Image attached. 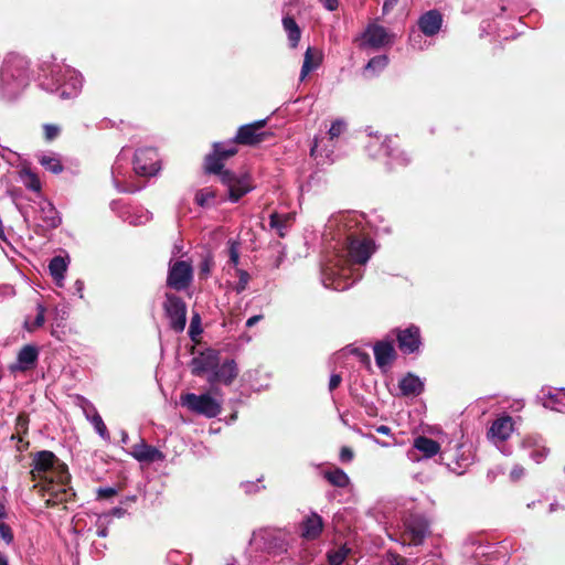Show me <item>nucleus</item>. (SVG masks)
Listing matches in <instances>:
<instances>
[{"label": "nucleus", "mask_w": 565, "mask_h": 565, "mask_svg": "<svg viewBox=\"0 0 565 565\" xmlns=\"http://www.w3.org/2000/svg\"><path fill=\"white\" fill-rule=\"evenodd\" d=\"M363 216L356 213H339L326 223L322 236L334 242L335 253L322 266L321 280L326 288L343 291L362 278L356 265H365L375 252L374 242L361 234Z\"/></svg>", "instance_id": "1"}, {"label": "nucleus", "mask_w": 565, "mask_h": 565, "mask_svg": "<svg viewBox=\"0 0 565 565\" xmlns=\"http://www.w3.org/2000/svg\"><path fill=\"white\" fill-rule=\"evenodd\" d=\"M66 465L52 451H38V492L47 507L66 502L74 495Z\"/></svg>", "instance_id": "2"}, {"label": "nucleus", "mask_w": 565, "mask_h": 565, "mask_svg": "<svg viewBox=\"0 0 565 565\" xmlns=\"http://www.w3.org/2000/svg\"><path fill=\"white\" fill-rule=\"evenodd\" d=\"M83 82L82 74L67 65L43 62L38 66V86L49 93H58L62 99L78 96Z\"/></svg>", "instance_id": "3"}, {"label": "nucleus", "mask_w": 565, "mask_h": 565, "mask_svg": "<svg viewBox=\"0 0 565 565\" xmlns=\"http://www.w3.org/2000/svg\"><path fill=\"white\" fill-rule=\"evenodd\" d=\"M31 62L17 52H10L3 60L0 72L2 94L9 98H15L30 83Z\"/></svg>", "instance_id": "4"}, {"label": "nucleus", "mask_w": 565, "mask_h": 565, "mask_svg": "<svg viewBox=\"0 0 565 565\" xmlns=\"http://www.w3.org/2000/svg\"><path fill=\"white\" fill-rule=\"evenodd\" d=\"M366 150L374 158L387 157L388 161L386 164L391 168L396 166L405 167L411 161L409 156L399 149L396 139L392 137H385L384 140H381L379 136H375L366 145Z\"/></svg>", "instance_id": "5"}, {"label": "nucleus", "mask_w": 565, "mask_h": 565, "mask_svg": "<svg viewBox=\"0 0 565 565\" xmlns=\"http://www.w3.org/2000/svg\"><path fill=\"white\" fill-rule=\"evenodd\" d=\"M180 402L189 411L207 418H214L222 412L221 402L213 398L210 394L196 395L194 393H186L181 396Z\"/></svg>", "instance_id": "6"}, {"label": "nucleus", "mask_w": 565, "mask_h": 565, "mask_svg": "<svg viewBox=\"0 0 565 565\" xmlns=\"http://www.w3.org/2000/svg\"><path fill=\"white\" fill-rule=\"evenodd\" d=\"M221 182L227 188V200L232 203L238 202L255 188L250 174L246 172L236 174L226 170L222 173Z\"/></svg>", "instance_id": "7"}, {"label": "nucleus", "mask_w": 565, "mask_h": 565, "mask_svg": "<svg viewBox=\"0 0 565 565\" xmlns=\"http://www.w3.org/2000/svg\"><path fill=\"white\" fill-rule=\"evenodd\" d=\"M403 540L408 545H422L429 534V522L423 514L411 513L403 522Z\"/></svg>", "instance_id": "8"}, {"label": "nucleus", "mask_w": 565, "mask_h": 565, "mask_svg": "<svg viewBox=\"0 0 565 565\" xmlns=\"http://www.w3.org/2000/svg\"><path fill=\"white\" fill-rule=\"evenodd\" d=\"M162 308L169 326L174 332H182L186 324V305L183 299L175 294L166 292Z\"/></svg>", "instance_id": "9"}, {"label": "nucleus", "mask_w": 565, "mask_h": 565, "mask_svg": "<svg viewBox=\"0 0 565 565\" xmlns=\"http://www.w3.org/2000/svg\"><path fill=\"white\" fill-rule=\"evenodd\" d=\"M237 148L233 142H214L213 151L205 157L204 168L210 174H217L220 179L224 169V160L236 154Z\"/></svg>", "instance_id": "10"}, {"label": "nucleus", "mask_w": 565, "mask_h": 565, "mask_svg": "<svg viewBox=\"0 0 565 565\" xmlns=\"http://www.w3.org/2000/svg\"><path fill=\"white\" fill-rule=\"evenodd\" d=\"M355 42H359L361 50H379L391 43V36L384 26L377 23H369L363 33L355 39Z\"/></svg>", "instance_id": "11"}, {"label": "nucleus", "mask_w": 565, "mask_h": 565, "mask_svg": "<svg viewBox=\"0 0 565 565\" xmlns=\"http://www.w3.org/2000/svg\"><path fill=\"white\" fill-rule=\"evenodd\" d=\"M193 279V268L189 262L177 260L169 264L167 286L177 290H185Z\"/></svg>", "instance_id": "12"}, {"label": "nucleus", "mask_w": 565, "mask_h": 565, "mask_svg": "<svg viewBox=\"0 0 565 565\" xmlns=\"http://www.w3.org/2000/svg\"><path fill=\"white\" fill-rule=\"evenodd\" d=\"M134 170L136 174L142 177L156 175L160 170L159 156L154 148L145 147L135 152Z\"/></svg>", "instance_id": "13"}, {"label": "nucleus", "mask_w": 565, "mask_h": 565, "mask_svg": "<svg viewBox=\"0 0 565 565\" xmlns=\"http://www.w3.org/2000/svg\"><path fill=\"white\" fill-rule=\"evenodd\" d=\"M267 119L256 120L250 124L243 125L238 128L235 137L227 142H233L244 146H255L263 142L266 139L267 134L262 131L266 126Z\"/></svg>", "instance_id": "14"}, {"label": "nucleus", "mask_w": 565, "mask_h": 565, "mask_svg": "<svg viewBox=\"0 0 565 565\" xmlns=\"http://www.w3.org/2000/svg\"><path fill=\"white\" fill-rule=\"evenodd\" d=\"M249 544L257 545L258 548L274 554H280L287 551L285 540L279 533L270 530L255 531L249 540Z\"/></svg>", "instance_id": "15"}, {"label": "nucleus", "mask_w": 565, "mask_h": 565, "mask_svg": "<svg viewBox=\"0 0 565 565\" xmlns=\"http://www.w3.org/2000/svg\"><path fill=\"white\" fill-rule=\"evenodd\" d=\"M536 401L546 409L565 413V387L543 386L536 395Z\"/></svg>", "instance_id": "16"}, {"label": "nucleus", "mask_w": 565, "mask_h": 565, "mask_svg": "<svg viewBox=\"0 0 565 565\" xmlns=\"http://www.w3.org/2000/svg\"><path fill=\"white\" fill-rule=\"evenodd\" d=\"M396 339L398 349L404 354L417 353L422 347L420 330L414 324L405 329H397Z\"/></svg>", "instance_id": "17"}, {"label": "nucleus", "mask_w": 565, "mask_h": 565, "mask_svg": "<svg viewBox=\"0 0 565 565\" xmlns=\"http://www.w3.org/2000/svg\"><path fill=\"white\" fill-rule=\"evenodd\" d=\"M220 363L218 352L207 349L191 360V372L195 376H202L205 373L209 375L217 369Z\"/></svg>", "instance_id": "18"}, {"label": "nucleus", "mask_w": 565, "mask_h": 565, "mask_svg": "<svg viewBox=\"0 0 565 565\" xmlns=\"http://www.w3.org/2000/svg\"><path fill=\"white\" fill-rule=\"evenodd\" d=\"M40 190L41 185L38 181V221H42V224H38V226L55 228L60 225L61 217L54 205L40 195Z\"/></svg>", "instance_id": "19"}, {"label": "nucleus", "mask_w": 565, "mask_h": 565, "mask_svg": "<svg viewBox=\"0 0 565 565\" xmlns=\"http://www.w3.org/2000/svg\"><path fill=\"white\" fill-rule=\"evenodd\" d=\"M70 317V306L60 303L53 308L50 313L51 318V335L63 341L67 330V319Z\"/></svg>", "instance_id": "20"}, {"label": "nucleus", "mask_w": 565, "mask_h": 565, "mask_svg": "<svg viewBox=\"0 0 565 565\" xmlns=\"http://www.w3.org/2000/svg\"><path fill=\"white\" fill-rule=\"evenodd\" d=\"M444 24V17L437 9H431L419 15L417 20L418 30L428 38L437 35Z\"/></svg>", "instance_id": "21"}, {"label": "nucleus", "mask_w": 565, "mask_h": 565, "mask_svg": "<svg viewBox=\"0 0 565 565\" xmlns=\"http://www.w3.org/2000/svg\"><path fill=\"white\" fill-rule=\"evenodd\" d=\"M237 373L238 371L235 361L226 360L222 364L218 363L217 369L207 376V381L211 385H214L215 383H224L228 385L237 376Z\"/></svg>", "instance_id": "22"}, {"label": "nucleus", "mask_w": 565, "mask_h": 565, "mask_svg": "<svg viewBox=\"0 0 565 565\" xmlns=\"http://www.w3.org/2000/svg\"><path fill=\"white\" fill-rule=\"evenodd\" d=\"M414 450L408 451V458L413 461L418 460L417 454L422 452L424 458H431L440 451V445L426 436H418L414 439Z\"/></svg>", "instance_id": "23"}, {"label": "nucleus", "mask_w": 565, "mask_h": 565, "mask_svg": "<svg viewBox=\"0 0 565 565\" xmlns=\"http://www.w3.org/2000/svg\"><path fill=\"white\" fill-rule=\"evenodd\" d=\"M121 160H122V153H120L117 157V159L111 168V179H113L114 186L116 188V190L118 192H121V193H135V192L140 191L143 186H137L131 182L126 183L121 180V177L125 175V173L122 171Z\"/></svg>", "instance_id": "24"}, {"label": "nucleus", "mask_w": 565, "mask_h": 565, "mask_svg": "<svg viewBox=\"0 0 565 565\" xmlns=\"http://www.w3.org/2000/svg\"><path fill=\"white\" fill-rule=\"evenodd\" d=\"M130 455L140 462L163 460V454L156 447L147 445L143 440L132 447Z\"/></svg>", "instance_id": "25"}, {"label": "nucleus", "mask_w": 565, "mask_h": 565, "mask_svg": "<svg viewBox=\"0 0 565 565\" xmlns=\"http://www.w3.org/2000/svg\"><path fill=\"white\" fill-rule=\"evenodd\" d=\"M425 384L423 380L408 372L398 382V388L403 396H418L424 392Z\"/></svg>", "instance_id": "26"}, {"label": "nucleus", "mask_w": 565, "mask_h": 565, "mask_svg": "<svg viewBox=\"0 0 565 565\" xmlns=\"http://www.w3.org/2000/svg\"><path fill=\"white\" fill-rule=\"evenodd\" d=\"M523 447L529 449V457L536 463H541L547 457L550 450L543 444L541 437L529 436L523 440Z\"/></svg>", "instance_id": "27"}, {"label": "nucleus", "mask_w": 565, "mask_h": 565, "mask_svg": "<svg viewBox=\"0 0 565 565\" xmlns=\"http://www.w3.org/2000/svg\"><path fill=\"white\" fill-rule=\"evenodd\" d=\"M70 264V257L54 256L49 263V273L57 287L64 286L65 273Z\"/></svg>", "instance_id": "28"}, {"label": "nucleus", "mask_w": 565, "mask_h": 565, "mask_svg": "<svg viewBox=\"0 0 565 565\" xmlns=\"http://www.w3.org/2000/svg\"><path fill=\"white\" fill-rule=\"evenodd\" d=\"M35 362V345H25L18 354L17 361L9 366L11 373L24 372Z\"/></svg>", "instance_id": "29"}, {"label": "nucleus", "mask_w": 565, "mask_h": 565, "mask_svg": "<svg viewBox=\"0 0 565 565\" xmlns=\"http://www.w3.org/2000/svg\"><path fill=\"white\" fill-rule=\"evenodd\" d=\"M322 527L321 516L317 513H311L300 524L301 536L307 540H315L322 532Z\"/></svg>", "instance_id": "30"}, {"label": "nucleus", "mask_w": 565, "mask_h": 565, "mask_svg": "<svg viewBox=\"0 0 565 565\" xmlns=\"http://www.w3.org/2000/svg\"><path fill=\"white\" fill-rule=\"evenodd\" d=\"M512 430H513L512 418L510 416H505V417L498 418L492 423L488 435L492 439H497L499 441H504L510 437Z\"/></svg>", "instance_id": "31"}, {"label": "nucleus", "mask_w": 565, "mask_h": 565, "mask_svg": "<svg viewBox=\"0 0 565 565\" xmlns=\"http://www.w3.org/2000/svg\"><path fill=\"white\" fill-rule=\"evenodd\" d=\"M373 351H374L375 362L379 367H384V366L390 365L396 356L395 349H394L393 344L388 341L377 342L374 345Z\"/></svg>", "instance_id": "32"}, {"label": "nucleus", "mask_w": 565, "mask_h": 565, "mask_svg": "<svg viewBox=\"0 0 565 565\" xmlns=\"http://www.w3.org/2000/svg\"><path fill=\"white\" fill-rule=\"evenodd\" d=\"M443 459L456 460L458 468H466L471 463L470 450L465 445H457L456 449H445L440 454Z\"/></svg>", "instance_id": "33"}, {"label": "nucleus", "mask_w": 565, "mask_h": 565, "mask_svg": "<svg viewBox=\"0 0 565 565\" xmlns=\"http://www.w3.org/2000/svg\"><path fill=\"white\" fill-rule=\"evenodd\" d=\"M39 163L49 172L60 174L64 171L61 154L49 151L38 157Z\"/></svg>", "instance_id": "34"}, {"label": "nucleus", "mask_w": 565, "mask_h": 565, "mask_svg": "<svg viewBox=\"0 0 565 565\" xmlns=\"http://www.w3.org/2000/svg\"><path fill=\"white\" fill-rule=\"evenodd\" d=\"M282 26L287 33L289 45L296 47L301 36V31L296 20L290 15H286L282 18Z\"/></svg>", "instance_id": "35"}, {"label": "nucleus", "mask_w": 565, "mask_h": 565, "mask_svg": "<svg viewBox=\"0 0 565 565\" xmlns=\"http://www.w3.org/2000/svg\"><path fill=\"white\" fill-rule=\"evenodd\" d=\"M487 545L477 544L475 542L466 543L463 546V556L470 558L477 564H482V557L487 555Z\"/></svg>", "instance_id": "36"}, {"label": "nucleus", "mask_w": 565, "mask_h": 565, "mask_svg": "<svg viewBox=\"0 0 565 565\" xmlns=\"http://www.w3.org/2000/svg\"><path fill=\"white\" fill-rule=\"evenodd\" d=\"M388 64L387 55H376L372 57L366 65L364 66V74H370L371 76L379 75Z\"/></svg>", "instance_id": "37"}, {"label": "nucleus", "mask_w": 565, "mask_h": 565, "mask_svg": "<svg viewBox=\"0 0 565 565\" xmlns=\"http://www.w3.org/2000/svg\"><path fill=\"white\" fill-rule=\"evenodd\" d=\"M324 477L334 487L345 488L350 483L349 476L340 468L327 471Z\"/></svg>", "instance_id": "38"}, {"label": "nucleus", "mask_w": 565, "mask_h": 565, "mask_svg": "<svg viewBox=\"0 0 565 565\" xmlns=\"http://www.w3.org/2000/svg\"><path fill=\"white\" fill-rule=\"evenodd\" d=\"M215 191L211 188H204L196 192L195 203L201 207H211L214 205Z\"/></svg>", "instance_id": "39"}, {"label": "nucleus", "mask_w": 565, "mask_h": 565, "mask_svg": "<svg viewBox=\"0 0 565 565\" xmlns=\"http://www.w3.org/2000/svg\"><path fill=\"white\" fill-rule=\"evenodd\" d=\"M88 422L93 425L96 434L103 440H105V441H109L110 440L109 431H108V429H107V427H106V425H105V423H104V420H103V418H102V416L99 414L93 415V417L89 418Z\"/></svg>", "instance_id": "40"}, {"label": "nucleus", "mask_w": 565, "mask_h": 565, "mask_svg": "<svg viewBox=\"0 0 565 565\" xmlns=\"http://www.w3.org/2000/svg\"><path fill=\"white\" fill-rule=\"evenodd\" d=\"M269 226L275 230L279 237L284 238L288 231L289 226L280 221L279 213L274 212L269 215Z\"/></svg>", "instance_id": "41"}, {"label": "nucleus", "mask_w": 565, "mask_h": 565, "mask_svg": "<svg viewBox=\"0 0 565 565\" xmlns=\"http://www.w3.org/2000/svg\"><path fill=\"white\" fill-rule=\"evenodd\" d=\"M318 65V62H312V49L308 47L305 53L303 63L300 72V78L303 79L311 71L316 70Z\"/></svg>", "instance_id": "42"}, {"label": "nucleus", "mask_w": 565, "mask_h": 565, "mask_svg": "<svg viewBox=\"0 0 565 565\" xmlns=\"http://www.w3.org/2000/svg\"><path fill=\"white\" fill-rule=\"evenodd\" d=\"M19 181L28 189L35 191V173L32 172L30 167H23L19 171Z\"/></svg>", "instance_id": "43"}, {"label": "nucleus", "mask_w": 565, "mask_h": 565, "mask_svg": "<svg viewBox=\"0 0 565 565\" xmlns=\"http://www.w3.org/2000/svg\"><path fill=\"white\" fill-rule=\"evenodd\" d=\"M347 130V122L339 118L332 121L329 130H328V137L330 140H334L339 138L344 131Z\"/></svg>", "instance_id": "44"}, {"label": "nucleus", "mask_w": 565, "mask_h": 565, "mask_svg": "<svg viewBox=\"0 0 565 565\" xmlns=\"http://www.w3.org/2000/svg\"><path fill=\"white\" fill-rule=\"evenodd\" d=\"M26 424H28L26 417L23 415H19L17 418L18 435H21L22 433H24L26 430ZM28 446H29V443L24 444L22 437L19 436L18 444H17L18 450L22 451V450L26 449Z\"/></svg>", "instance_id": "45"}, {"label": "nucleus", "mask_w": 565, "mask_h": 565, "mask_svg": "<svg viewBox=\"0 0 565 565\" xmlns=\"http://www.w3.org/2000/svg\"><path fill=\"white\" fill-rule=\"evenodd\" d=\"M61 134V127L55 124H44L43 125V137L46 142H52L55 140Z\"/></svg>", "instance_id": "46"}, {"label": "nucleus", "mask_w": 565, "mask_h": 565, "mask_svg": "<svg viewBox=\"0 0 565 565\" xmlns=\"http://www.w3.org/2000/svg\"><path fill=\"white\" fill-rule=\"evenodd\" d=\"M349 550L341 547L338 551L330 552L328 559L330 565H342L348 556Z\"/></svg>", "instance_id": "47"}, {"label": "nucleus", "mask_w": 565, "mask_h": 565, "mask_svg": "<svg viewBox=\"0 0 565 565\" xmlns=\"http://www.w3.org/2000/svg\"><path fill=\"white\" fill-rule=\"evenodd\" d=\"M78 399H79L78 405L83 409L84 416L87 420H89V418H92L93 415L99 414L90 401H88L87 398H85L83 396L79 397Z\"/></svg>", "instance_id": "48"}, {"label": "nucleus", "mask_w": 565, "mask_h": 565, "mask_svg": "<svg viewBox=\"0 0 565 565\" xmlns=\"http://www.w3.org/2000/svg\"><path fill=\"white\" fill-rule=\"evenodd\" d=\"M109 524H110L109 515H99L96 521V526H97L96 534L99 537H106L108 535Z\"/></svg>", "instance_id": "49"}, {"label": "nucleus", "mask_w": 565, "mask_h": 565, "mask_svg": "<svg viewBox=\"0 0 565 565\" xmlns=\"http://www.w3.org/2000/svg\"><path fill=\"white\" fill-rule=\"evenodd\" d=\"M228 255H230V263L233 266H237L239 262V244L236 241L230 239L228 241Z\"/></svg>", "instance_id": "50"}, {"label": "nucleus", "mask_w": 565, "mask_h": 565, "mask_svg": "<svg viewBox=\"0 0 565 565\" xmlns=\"http://www.w3.org/2000/svg\"><path fill=\"white\" fill-rule=\"evenodd\" d=\"M237 276H238V281L235 286V290L237 294H241L247 288L250 277H249V274L244 269H237Z\"/></svg>", "instance_id": "51"}, {"label": "nucleus", "mask_w": 565, "mask_h": 565, "mask_svg": "<svg viewBox=\"0 0 565 565\" xmlns=\"http://www.w3.org/2000/svg\"><path fill=\"white\" fill-rule=\"evenodd\" d=\"M263 480V477L258 478L256 481H244L241 483V488L247 494L257 493L260 489H264L265 486H258V482Z\"/></svg>", "instance_id": "52"}, {"label": "nucleus", "mask_w": 565, "mask_h": 565, "mask_svg": "<svg viewBox=\"0 0 565 565\" xmlns=\"http://www.w3.org/2000/svg\"><path fill=\"white\" fill-rule=\"evenodd\" d=\"M372 226L376 228V231L390 232V227L386 225H382L384 223V217L379 215L377 213H373L370 215V220L367 221Z\"/></svg>", "instance_id": "53"}, {"label": "nucleus", "mask_w": 565, "mask_h": 565, "mask_svg": "<svg viewBox=\"0 0 565 565\" xmlns=\"http://www.w3.org/2000/svg\"><path fill=\"white\" fill-rule=\"evenodd\" d=\"M200 323H201L200 316L198 313H195L191 319L190 329H189V335L191 339H195V337L202 332Z\"/></svg>", "instance_id": "54"}, {"label": "nucleus", "mask_w": 565, "mask_h": 565, "mask_svg": "<svg viewBox=\"0 0 565 565\" xmlns=\"http://www.w3.org/2000/svg\"><path fill=\"white\" fill-rule=\"evenodd\" d=\"M0 536L7 544H10L13 540L10 526L2 522H0Z\"/></svg>", "instance_id": "55"}, {"label": "nucleus", "mask_w": 565, "mask_h": 565, "mask_svg": "<svg viewBox=\"0 0 565 565\" xmlns=\"http://www.w3.org/2000/svg\"><path fill=\"white\" fill-rule=\"evenodd\" d=\"M525 476V469L520 465H514L511 472H510V479L513 482L519 481Z\"/></svg>", "instance_id": "56"}, {"label": "nucleus", "mask_w": 565, "mask_h": 565, "mask_svg": "<svg viewBox=\"0 0 565 565\" xmlns=\"http://www.w3.org/2000/svg\"><path fill=\"white\" fill-rule=\"evenodd\" d=\"M151 217V214L146 211L145 213H142V215L140 216H134L129 220V223L132 224V225H140V224H145L146 222H148Z\"/></svg>", "instance_id": "57"}, {"label": "nucleus", "mask_w": 565, "mask_h": 565, "mask_svg": "<svg viewBox=\"0 0 565 565\" xmlns=\"http://www.w3.org/2000/svg\"><path fill=\"white\" fill-rule=\"evenodd\" d=\"M71 291L73 295H77L79 298H83V291H84V281L82 279L75 280L73 284Z\"/></svg>", "instance_id": "58"}, {"label": "nucleus", "mask_w": 565, "mask_h": 565, "mask_svg": "<svg viewBox=\"0 0 565 565\" xmlns=\"http://www.w3.org/2000/svg\"><path fill=\"white\" fill-rule=\"evenodd\" d=\"M117 493V490L113 487L99 488L97 490L98 498H110Z\"/></svg>", "instance_id": "59"}, {"label": "nucleus", "mask_w": 565, "mask_h": 565, "mask_svg": "<svg viewBox=\"0 0 565 565\" xmlns=\"http://www.w3.org/2000/svg\"><path fill=\"white\" fill-rule=\"evenodd\" d=\"M353 459V451L349 447H342L340 450V460L350 462Z\"/></svg>", "instance_id": "60"}, {"label": "nucleus", "mask_w": 565, "mask_h": 565, "mask_svg": "<svg viewBox=\"0 0 565 565\" xmlns=\"http://www.w3.org/2000/svg\"><path fill=\"white\" fill-rule=\"evenodd\" d=\"M127 511L120 507L113 508L109 512L104 513L103 515H109L110 521L113 518H122Z\"/></svg>", "instance_id": "61"}, {"label": "nucleus", "mask_w": 565, "mask_h": 565, "mask_svg": "<svg viewBox=\"0 0 565 565\" xmlns=\"http://www.w3.org/2000/svg\"><path fill=\"white\" fill-rule=\"evenodd\" d=\"M280 221L291 227L294 221H295V214L294 213H279Z\"/></svg>", "instance_id": "62"}, {"label": "nucleus", "mask_w": 565, "mask_h": 565, "mask_svg": "<svg viewBox=\"0 0 565 565\" xmlns=\"http://www.w3.org/2000/svg\"><path fill=\"white\" fill-rule=\"evenodd\" d=\"M397 3L398 0H384L382 8L383 14L390 13L396 7Z\"/></svg>", "instance_id": "63"}, {"label": "nucleus", "mask_w": 565, "mask_h": 565, "mask_svg": "<svg viewBox=\"0 0 565 565\" xmlns=\"http://www.w3.org/2000/svg\"><path fill=\"white\" fill-rule=\"evenodd\" d=\"M341 381L342 379L340 374H332L329 381V390L333 391L334 388H337L340 385Z\"/></svg>", "instance_id": "64"}]
</instances>
